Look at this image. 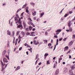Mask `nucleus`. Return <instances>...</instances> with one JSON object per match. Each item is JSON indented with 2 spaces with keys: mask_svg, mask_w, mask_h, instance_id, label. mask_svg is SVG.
<instances>
[{
  "mask_svg": "<svg viewBox=\"0 0 75 75\" xmlns=\"http://www.w3.org/2000/svg\"><path fill=\"white\" fill-rule=\"evenodd\" d=\"M1 62L2 66V69L1 71H2L3 74H4L5 73V69L6 68V67L7 66L8 64H6L5 66V64H3V63L2 61H1Z\"/></svg>",
  "mask_w": 75,
  "mask_h": 75,
  "instance_id": "1",
  "label": "nucleus"
},
{
  "mask_svg": "<svg viewBox=\"0 0 75 75\" xmlns=\"http://www.w3.org/2000/svg\"><path fill=\"white\" fill-rule=\"evenodd\" d=\"M28 24H29V25H30V24H31L32 25L33 27H35V26L34 25L33 23H32V22H31L30 21H28Z\"/></svg>",
  "mask_w": 75,
  "mask_h": 75,
  "instance_id": "2",
  "label": "nucleus"
},
{
  "mask_svg": "<svg viewBox=\"0 0 75 75\" xmlns=\"http://www.w3.org/2000/svg\"><path fill=\"white\" fill-rule=\"evenodd\" d=\"M3 60L4 62V63L6 62V63H7V62H8V61L7 60V59L5 58H3Z\"/></svg>",
  "mask_w": 75,
  "mask_h": 75,
  "instance_id": "3",
  "label": "nucleus"
},
{
  "mask_svg": "<svg viewBox=\"0 0 75 75\" xmlns=\"http://www.w3.org/2000/svg\"><path fill=\"white\" fill-rule=\"evenodd\" d=\"M23 24L24 28H25V27L27 26V24H26L25 22V21H23Z\"/></svg>",
  "mask_w": 75,
  "mask_h": 75,
  "instance_id": "4",
  "label": "nucleus"
},
{
  "mask_svg": "<svg viewBox=\"0 0 75 75\" xmlns=\"http://www.w3.org/2000/svg\"><path fill=\"white\" fill-rule=\"evenodd\" d=\"M72 40L70 42H69L68 46L70 47L71 45H72V44H73V42Z\"/></svg>",
  "mask_w": 75,
  "mask_h": 75,
  "instance_id": "5",
  "label": "nucleus"
},
{
  "mask_svg": "<svg viewBox=\"0 0 75 75\" xmlns=\"http://www.w3.org/2000/svg\"><path fill=\"white\" fill-rule=\"evenodd\" d=\"M58 73H59V69H57L56 71L55 74V75H57Z\"/></svg>",
  "mask_w": 75,
  "mask_h": 75,
  "instance_id": "6",
  "label": "nucleus"
},
{
  "mask_svg": "<svg viewBox=\"0 0 75 75\" xmlns=\"http://www.w3.org/2000/svg\"><path fill=\"white\" fill-rule=\"evenodd\" d=\"M18 28H21V30H22L23 29V26L21 25H18Z\"/></svg>",
  "mask_w": 75,
  "mask_h": 75,
  "instance_id": "7",
  "label": "nucleus"
},
{
  "mask_svg": "<svg viewBox=\"0 0 75 75\" xmlns=\"http://www.w3.org/2000/svg\"><path fill=\"white\" fill-rule=\"evenodd\" d=\"M69 73L70 75H72L73 74V72H72V70H69Z\"/></svg>",
  "mask_w": 75,
  "mask_h": 75,
  "instance_id": "8",
  "label": "nucleus"
},
{
  "mask_svg": "<svg viewBox=\"0 0 75 75\" xmlns=\"http://www.w3.org/2000/svg\"><path fill=\"white\" fill-rule=\"evenodd\" d=\"M32 14L33 16H35V15L37 14V12H36V11H35L34 12V13H33V12H32Z\"/></svg>",
  "mask_w": 75,
  "mask_h": 75,
  "instance_id": "9",
  "label": "nucleus"
},
{
  "mask_svg": "<svg viewBox=\"0 0 75 75\" xmlns=\"http://www.w3.org/2000/svg\"><path fill=\"white\" fill-rule=\"evenodd\" d=\"M26 10V13H28L29 12V11H28V7H26V8H25Z\"/></svg>",
  "mask_w": 75,
  "mask_h": 75,
  "instance_id": "10",
  "label": "nucleus"
},
{
  "mask_svg": "<svg viewBox=\"0 0 75 75\" xmlns=\"http://www.w3.org/2000/svg\"><path fill=\"white\" fill-rule=\"evenodd\" d=\"M71 25H72V23L71 22V21H70L68 24V26L69 27H70V26H71Z\"/></svg>",
  "mask_w": 75,
  "mask_h": 75,
  "instance_id": "11",
  "label": "nucleus"
},
{
  "mask_svg": "<svg viewBox=\"0 0 75 75\" xmlns=\"http://www.w3.org/2000/svg\"><path fill=\"white\" fill-rule=\"evenodd\" d=\"M68 71V69L67 68H64V73H66L67 72V71Z\"/></svg>",
  "mask_w": 75,
  "mask_h": 75,
  "instance_id": "12",
  "label": "nucleus"
},
{
  "mask_svg": "<svg viewBox=\"0 0 75 75\" xmlns=\"http://www.w3.org/2000/svg\"><path fill=\"white\" fill-rule=\"evenodd\" d=\"M7 32L8 35H11V32L10 31L8 30Z\"/></svg>",
  "mask_w": 75,
  "mask_h": 75,
  "instance_id": "13",
  "label": "nucleus"
},
{
  "mask_svg": "<svg viewBox=\"0 0 75 75\" xmlns=\"http://www.w3.org/2000/svg\"><path fill=\"white\" fill-rule=\"evenodd\" d=\"M68 48H69L68 46L64 48V51H66V50H68Z\"/></svg>",
  "mask_w": 75,
  "mask_h": 75,
  "instance_id": "14",
  "label": "nucleus"
},
{
  "mask_svg": "<svg viewBox=\"0 0 75 75\" xmlns=\"http://www.w3.org/2000/svg\"><path fill=\"white\" fill-rule=\"evenodd\" d=\"M27 4L26 3L23 6L22 8H25L27 6Z\"/></svg>",
  "mask_w": 75,
  "mask_h": 75,
  "instance_id": "15",
  "label": "nucleus"
},
{
  "mask_svg": "<svg viewBox=\"0 0 75 75\" xmlns=\"http://www.w3.org/2000/svg\"><path fill=\"white\" fill-rule=\"evenodd\" d=\"M20 69V67L19 66H18L16 69L15 71H17V70H18V69Z\"/></svg>",
  "mask_w": 75,
  "mask_h": 75,
  "instance_id": "16",
  "label": "nucleus"
},
{
  "mask_svg": "<svg viewBox=\"0 0 75 75\" xmlns=\"http://www.w3.org/2000/svg\"><path fill=\"white\" fill-rule=\"evenodd\" d=\"M38 54H37L36 55V59H35V60H36V59H38L37 60H39V58H38Z\"/></svg>",
  "mask_w": 75,
  "mask_h": 75,
  "instance_id": "17",
  "label": "nucleus"
},
{
  "mask_svg": "<svg viewBox=\"0 0 75 75\" xmlns=\"http://www.w3.org/2000/svg\"><path fill=\"white\" fill-rule=\"evenodd\" d=\"M47 40H44L43 42H44V44H47Z\"/></svg>",
  "mask_w": 75,
  "mask_h": 75,
  "instance_id": "18",
  "label": "nucleus"
},
{
  "mask_svg": "<svg viewBox=\"0 0 75 75\" xmlns=\"http://www.w3.org/2000/svg\"><path fill=\"white\" fill-rule=\"evenodd\" d=\"M71 68L72 70H74V69H75V67L74 66H71Z\"/></svg>",
  "mask_w": 75,
  "mask_h": 75,
  "instance_id": "19",
  "label": "nucleus"
},
{
  "mask_svg": "<svg viewBox=\"0 0 75 75\" xmlns=\"http://www.w3.org/2000/svg\"><path fill=\"white\" fill-rule=\"evenodd\" d=\"M7 52V51L4 50L3 52L2 55H5L6 53Z\"/></svg>",
  "mask_w": 75,
  "mask_h": 75,
  "instance_id": "20",
  "label": "nucleus"
},
{
  "mask_svg": "<svg viewBox=\"0 0 75 75\" xmlns=\"http://www.w3.org/2000/svg\"><path fill=\"white\" fill-rule=\"evenodd\" d=\"M69 31L70 32H72V29L71 28H70V27L69 28Z\"/></svg>",
  "mask_w": 75,
  "mask_h": 75,
  "instance_id": "21",
  "label": "nucleus"
},
{
  "mask_svg": "<svg viewBox=\"0 0 75 75\" xmlns=\"http://www.w3.org/2000/svg\"><path fill=\"white\" fill-rule=\"evenodd\" d=\"M61 29H58L56 31V32H61Z\"/></svg>",
  "mask_w": 75,
  "mask_h": 75,
  "instance_id": "22",
  "label": "nucleus"
},
{
  "mask_svg": "<svg viewBox=\"0 0 75 75\" xmlns=\"http://www.w3.org/2000/svg\"><path fill=\"white\" fill-rule=\"evenodd\" d=\"M30 4H31V5H32V6H34L35 4V3L33 2H31Z\"/></svg>",
  "mask_w": 75,
  "mask_h": 75,
  "instance_id": "23",
  "label": "nucleus"
},
{
  "mask_svg": "<svg viewBox=\"0 0 75 75\" xmlns=\"http://www.w3.org/2000/svg\"><path fill=\"white\" fill-rule=\"evenodd\" d=\"M20 33V31H18L16 33V36H17V35H18V34H19V33Z\"/></svg>",
  "mask_w": 75,
  "mask_h": 75,
  "instance_id": "24",
  "label": "nucleus"
},
{
  "mask_svg": "<svg viewBox=\"0 0 75 75\" xmlns=\"http://www.w3.org/2000/svg\"><path fill=\"white\" fill-rule=\"evenodd\" d=\"M14 18L15 21H18V19L16 17H15Z\"/></svg>",
  "mask_w": 75,
  "mask_h": 75,
  "instance_id": "25",
  "label": "nucleus"
},
{
  "mask_svg": "<svg viewBox=\"0 0 75 75\" xmlns=\"http://www.w3.org/2000/svg\"><path fill=\"white\" fill-rule=\"evenodd\" d=\"M21 10V8H19L16 11V13H18L19 11H20V10Z\"/></svg>",
  "mask_w": 75,
  "mask_h": 75,
  "instance_id": "26",
  "label": "nucleus"
},
{
  "mask_svg": "<svg viewBox=\"0 0 75 75\" xmlns=\"http://www.w3.org/2000/svg\"><path fill=\"white\" fill-rule=\"evenodd\" d=\"M18 23H19V24H21V20L19 19Z\"/></svg>",
  "mask_w": 75,
  "mask_h": 75,
  "instance_id": "27",
  "label": "nucleus"
},
{
  "mask_svg": "<svg viewBox=\"0 0 75 75\" xmlns=\"http://www.w3.org/2000/svg\"><path fill=\"white\" fill-rule=\"evenodd\" d=\"M21 33L22 34V35H23V37L24 36V35H25V33L23 31H22Z\"/></svg>",
  "mask_w": 75,
  "mask_h": 75,
  "instance_id": "28",
  "label": "nucleus"
},
{
  "mask_svg": "<svg viewBox=\"0 0 75 75\" xmlns=\"http://www.w3.org/2000/svg\"><path fill=\"white\" fill-rule=\"evenodd\" d=\"M32 28H33V27H32V26L29 27V29L30 31H31V30H32Z\"/></svg>",
  "mask_w": 75,
  "mask_h": 75,
  "instance_id": "29",
  "label": "nucleus"
},
{
  "mask_svg": "<svg viewBox=\"0 0 75 75\" xmlns=\"http://www.w3.org/2000/svg\"><path fill=\"white\" fill-rule=\"evenodd\" d=\"M28 50H29L30 51L31 53L32 52V50H32V48H30V49H28Z\"/></svg>",
  "mask_w": 75,
  "mask_h": 75,
  "instance_id": "30",
  "label": "nucleus"
},
{
  "mask_svg": "<svg viewBox=\"0 0 75 75\" xmlns=\"http://www.w3.org/2000/svg\"><path fill=\"white\" fill-rule=\"evenodd\" d=\"M44 12H42L41 14V17H42V16L44 15Z\"/></svg>",
  "mask_w": 75,
  "mask_h": 75,
  "instance_id": "31",
  "label": "nucleus"
},
{
  "mask_svg": "<svg viewBox=\"0 0 75 75\" xmlns=\"http://www.w3.org/2000/svg\"><path fill=\"white\" fill-rule=\"evenodd\" d=\"M8 55H9V54L10 53V50L9 49L8 50Z\"/></svg>",
  "mask_w": 75,
  "mask_h": 75,
  "instance_id": "32",
  "label": "nucleus"
},
{
  "mask_svg": "<svg viewBox=\"0 0 75 75\" xmlns=\"http://www.w3.org/2000/svg\"><path fill=\"white\" fill-rule=\"evenodd\" d=\"M58 45V40L57 39L56 45Z\"/></svg>",
  "mask_w": 75,
  "mask_h": 75,
  "instance_id": "33",
  "label": "nucleus"
},
{
  "mask_svg": "<svg viewBox=\"0 0 75 75\" xmlns=\"http://www.w3.org/2000/svg\"><path fill=\"white\" fill-rule=\"evenodd\" d=\"M6 58H8V60H10V59L9 58V57H8V56L6 55Z\"/></svg>",
  "mask_w": 75,
  "mask_h": 75,
  "instance_id": "34",
  "label": "nucleus"
},
{
  "mask_svg": "<svg viewBox=\"0 0 75 75\" xmlns=\"http://www.w3.org/2000/svg\"><path fill=\"white\" fill-rule=\"evenodd\" d=\"M47 65L48 64H50V60H48L47 62Z\"/></svg>",
  "mask_w": 75,
  "mask_h": 75,
  "instance_id": "35",
  "label": "nucleus"
},
{
  "mask_svg": "<svg viewBox=\"0 0 75 75\" xmlns=\"http://www.w3.org/2000/svg\"><path fill=\"white\" fill-rule=\"evenodd\" d=\"M48 55V53H45V57H47Z\"/></svg>",
  "mask_w": 75,
  "mask_h": 75,
  "instance_id": "36",
  "label": "nucleus"
},
{
  "mask_svg": "<svg viewBox=\"0 0 75 75\" xmlns=\"http://www.w3.org/2000/svg\"><path fill=\"white\" fill-rule=\"evenodd\" d=\"M23 16H21V17L20 18H19V19L21 20V19H23Z\"/></svg>",
  "mask_w": 75,
  "mask_h": 75,
  "instance_id": "37",
  "label": "nucleus"
},
{
  "mask_svg": "<svg viewBox=\"0 0 75 75\" xmlns=\"http://www.w3.org/2000/svg\"><path fill=\"white\" fill-rule=\"evenodd\" d=\"M16 16L17 18H19V16H18V14H17L16 15Z\"/></svg>",
  "mask_w": 75,
  "mask_h": 75,
  "instance_id": "38",
  "label": "nucleus"
},
{
  "mask_svg": "<svg viewBox=\"0 0 75 75\" xmlns=\"http://www.w3.org/2000/svg\"><path fill=\"white\" fill-rule=\"evenodd\" d=\"M14 31H13L12 32V36L13 37H14Z\"/></svg>",
  "mask_w": 75,
  "mask_h": 75,
  "instance_id": "39",
  "label": "nucleus"
},
{
  "mask_svg": "<svg viewBox=\"0 0 75 75\" xmlns=\"http://www.w3.org/2000/svg\"><path fill=\"white\" fill-rule=\"evenodd\" d=\"M73 12H72V11H71L69 12V14H72V13H73Z\"/></svg>",
  "mask_w": 75,
  "mask_h": 75,
  "instance_id": "40",
  "label": "nucleus"
},
{
  "mask_svg": "<svg viewBox=\"0 0 75 75\" xmlns=\"http://www.w3.org/2000/svg\"><path fill=\"white\" fill-rule=\"evenodd\" d=\"M72 38L73 39H75V35H73V37H72Z\"/></svg>",
  "mask_w": 75,
  "mask_h": 75,
  "instance_id": "41",
  "label": "nucleus"
},
{
  "mask_svg": "<svg viewBox=\"0 0 75 75\" xmlns=\"http://www.w3.org/2000/svg\"><path fill=\"white\" fill-rule=\"evenodd\" d=\"M35 43H36V40H33L34 44H35Z\"/></svg>",
  "mask_w": 75,
  "mask_h": 75,
  "instance_id": "42",
  "label": "nucleus"
},
{
  "mask_svg": "<svg viewBox=\"0 0 75 75\" xmlns=\"http://www.w3.org/2000/svg\"><path fill=\"white\" fill-rule=\"evenodd\" d=\"M13 25V22H11L10 23V26H12Z\"/></svg>",
  "mask_w": 75,
  "mask_h": 75,
  "instance_id": "43",
  "label": "nucleus"
},
{
  "mask_svg": "<svg viewBox=\"0 0 75 75\" xmlns=\"http://www.w3.org/2000/svg\"><path fill=\"white\" fill-rule=\"evenodd\" d=\"M68 16V14H66L64 16V17H67Z\"/></svg>",
  "mask_w": 75,
  "mask_h": 75,
  "instance_id": "44",
  "label": "nucleus"
},
{
  "mask_svg": "<svg viewBox=\"0 0 75 75\" xmlns=\"http://www.w3.org/2000/svg\"><path fill=\"white\" fill-rule=\"evenodd\" d=\"M22 48H23V47H21L19 48V51H21V50H22Z\"/></svg>",
  "mask_w": 75,
  "mask_h": 75,
  "instance_id": "45",
  "label": "nucleus"
},
{
  "mask_svg": "<svg viewBox=\"0 0 75 75\" xmlns=\"http://www.w3.org/2000/svg\"><path fill=\"white\" fill-rule=\"evenodd\" d=\"M52 44L51 43H49L48 44V46H51Z\"/></svg>",
  "mask_w": 75,
  "mask_h": 75,
  "instance_id": "46",
  "label": "nucleus"
},
{
  "mask_svg": "<svg viewBox=\"0 0 75 75\" xmlns=\"http://www.w3.org/2000/svg\"><path fill=\"white\" fill-rule=\"evenodd\" d=\"M45 35H48V32H46L45 33Z\"/></svg>",
  "mask_w": 75,
  "mask_h": 75,
  "instance_id": "47",
  "label": "nucleus"
},
{
  "mask_svg": "<svg viewBox=\"0 0 75 75\" xmlns=\"http://www.w3.org/2000/svg\"><path fill=\"white\" fill-rule=\"evenodd\" d=\"M30 33L29 32H28L26 33V35H30Z\"/></svg>",
  "mask_w": 75,
  "mask_h": 75,
  "instance_id": "48",
  "label": "nucleus"
},
{
  "mask_svg": "<svg viewBox=\"0 0 75 75\" xmlns=\"http://www.w3.org/2000/svg\"><path fill=\"white\" fill-rule=\"evenodd\" d=\"M31 34H35V33L34 32H31Z\"/></svg>",
  "mask_w": 75,
  "mask_h": 75,
  "instance_id": "49",
  "label": "nucleus"
},
{
  "mask_svg": "<svg viewBox=\"0 0 75 75\" xmlns=\"http://www.w3.org/2000/svg\"><path fill=\"white\" fill-rule=\"evenodd\" d=\"M26 30L27 31H29L28 28H26Z\"/></svg>",
  "mask_w": 75,
  "mask_h": 75,
  "instance_id": "50",
  "label": "nucleus"
},
{
  "mask_svg": "<svg viewBox=\"0 0 75 75\" xmlns=\"http://www.w3.org/2000/svg\"><path fill=\"white\" fill-rule=\"evenodd\" d=\"M41 64H42V63L41 62H40L38 63L39 65H41Z\"/></svg>",
  "mask_w": 75,
  "mask_h": 75,
  "instance_id": "51",
  "label": "nucleus"
},
{
  "mask_svg": "<svg viewBox=\"0 0 75 75\" xmlns=\"http://www.w3.org/2000/svg\"><path fill=\"white\" fill-rule=\"evenodd\" d=\"M62 40V38H60L59 39V41H61Z\"/></svg>",
  "mask_w": 75,
  "mask_h": 75,
  "instance_id": "52",
  "label": "nucleus"
},
{
  "mask_svg": "<svg viewBox=\"0 0 75 75\" xmlns=\"http://www.w3.org/2000/svg\"><path fill=\"white\" fill-rule=\"evenodd\" d=\"M38 61V60H36V61L35 62V65H36V64H37Z\"/></svg>",
  "mask_w": 75,
  "mask_h": 75,
  "instance_id": "53",
  "label": "nucleus"
},
{
  "mask_svg": "<svg viewBox=\"0 0 75 75\" xmlns=\"http://www.w3.org/2000/svg\"><path fill=\"white\" fill-rule=\"evenodd\" d=\"M66 40H67V38H64V39H63V41H65Z\"/></svg>",
  "mask_w": 75,
  "mask_h": 75,
  "instance_id": "54",
  "label": "nucleus"
},
{
  "mask_svg": "<svg viewBox=\"0 0 75 75\" xmlns=\"http://www.w3.org/2000/svg\"><path fill=\"white\" fill-rule=\"evenodd\" d=\"M37 38H38V37H35L34 38L33 40H35V39H37Z\"/></svg>",
  "mask_w": 75,
  "mask_h": 75,
  "instance_id": "55",
  "label": "nucleus"
},
{
  "mask_svg": "<svg viewBox=\"0 0 75 75\" xmlns=\"http://www.w3.org/2000/svg\"><path fill=\"white\" fill-rule=\"evenodd\" d=\"M54 38H58V36H57L55 35L54 36Z\"/></svg>",
  "mask_w": 75,
  "mask_h": 75,
  "instance_id": "56",
  "label": "nucleus"
},
{
  "mask_svg": "<svg viewBox=\"0 0 75 75\" xmlns=\"http://www.w3.org/2000/svg\"><path fill=\"white\" fill-rule=\"evenodd\" d=\"M21 38H22V37H21L20 36H19V37H18L19 39H21Z\"/></svg>",
  "mask_w": 75,
  "mask_h": 75,
  "instance_id": "57",
  "label": "nucleus"
},
{
  "mask_svg": "<svg viewBox=\"0 0 75 75\" xmlns=\"http://www.w3.org/2000/svg\"><path fill=\"white\" fill-rule=\"evenodd\" d=\"M24 12H23L21 14V16H23V14H24Z\"/></svg>",
  "mask_w": 75,
  "mask_h": 75,
  "instance_id": "58",
  "label": "nucleus"
},
{
  "mask_svg": "<svg viewBox=\"0 0 75 75\" xmlns=\"http://www.w3.org/2000/svg\"><path fill=\"white\" fill-rule=\"evenodd\" d=\"M35 28H34L32 29V31H35Z\"/></svg>",
  "mask_w": 75,
  "mask_h": 75,
  "instance_id": "59",
  "label": "nucleus"
},
{
  "mask_svg": "<svg viewBox=\"0 0 75 75\" xmlns=\"http://www.w3.org/2000/svg\"><path fill=\"white\" fill-rule=\"evenodd\" d=\"M27 55H28V52L27 51L26 52Z\"/></svg>",
  "mask_w": 75,
  "mask_h": 75,
  "instance_id": "60",
  "label": "nucleus"
},
{
  "mask_svg": "<svg viewBox=\"0 0 75 75\" xmlns=\"http://www.w3.org/2000/svg\"><path fill=\"white\" fill-rule=\"evenodd\" d=\"M20 41H21V39H20L18 41V44H19L20 42Z\"/></svg>",
  "mask_w": 75,
  "mask_h": 75,
  "instance_id": "61",
  "label": "nucleus"
},
{
  "mask_svg": "<svg viewBox=\"0 0 75 75\" xmlns=\"http://www.w3.org/2000/svg\"><path fill=\"white\" fill-rule=\"evenodd\" d=\"M66 31L67 32V33H68V32H69V30H66Z\"/></svg>",
  "mask_w": 75,
  "mask_h": 75,
  "instance_id": "62",
  "label": "nucleus"
},
{
  "mask_svg": "<svg viewBox=\"0 0 75 75\" xmlns=\"http://www.w3.org/2000/svg\"><path fill=\"white\" fill-rule=\"evenodd\" d=\"M59 60H62V58H60L59 59Z\"/></svg>",
  "mask_w": 75,
  "mask_h": 75,
  "instance_id": "63",
  "label": "nucleus"
},
{
  "mask_svg": "<svg viewBox=\"0 0 75 75\" xmlns=\"http://www.w3.org/2000/svg\"><path fill=\"white\" fill-rule=\"evenodd\" d=\"M75 16H74V18L72 20V21H75Z\"/></svg>",
  "mask_w": 75,
  "mask_h": 75,
  "instance_id": "64",
  "label": "nucleus"
}]
</instances>
